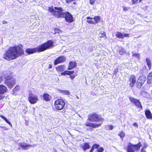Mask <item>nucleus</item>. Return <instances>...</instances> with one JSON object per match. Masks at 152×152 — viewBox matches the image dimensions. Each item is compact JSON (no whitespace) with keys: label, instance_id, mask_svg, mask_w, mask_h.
Segmentation results:
<instances>
[{"label":"nucleus","instance_id":"nucleus-1","mask_svg":"<svg viewBox=\"0 0 152 152\" xmlns=\"http://www.w3.org/2000/svg\"><path fill=\"white\" fill-rule=\"evenodd\" d=\"M48 11L52 15L57 18H63L65 21L68 23H72L74 21L73 15L69 12H63L62 7H49Z\"/></svg>","mask_w":152,"mask_h":152},{"label":"nucleus","instance_id":"nucleus-2","mask_svg":"<svg viewBox=\"0 0 152 152\" xmlns=\"http://www.w3.org/2000/svg\"><path fill=\"white\" fill-rule=\"evenodd\" d=\"M23 49L19 46L11 47L3 55V58L7 60L14 59L20 55L23 54Z\"/></svg>","mask_w":152,"mask_h":152},{"label":"nucleus","instance_id":"nucleus-3","mask_svg":"<svg viewBox=\"0 0 152 152\" xmlns=\"http://www.w3.org/2000/svg\"><path fill=\"white\" fill-rule=\"evenodd\" d=\"M53 42L51 40L48 41L39 45L38 47L32 49L28 48L26 50V52L29 54H32L37 52H43L47 49H49L53 47Z\"/></svg>","mask_w":152,"mask_h":152},{"label":"nucleus","instance_id":"nucleus-4","mask_svg":"<svg viewBox=\"0 0 152 152\" xmlns=\"http://www.w3.org/2000/svg\"><path fill=\"white\" fill-rule=\"evenodd\" d=\"M142 145L140 142L138 144L133 145L130 143H129L126 147V151L127 152H135L136 151H137L140 149Z\"/></svg>","mask_w":152,"mask_h":152},{"label":"nucleus","instance_id":"nucleus-5","mask_svg":"<svg viewBox=\"0 0 152 152\" xmlns=\"http://www.w3.org/2000/svg\"><path fill=\"white\" fill-rule=\"evenodd\" d=\"M65 104V102L63 99H57L55 101L54 104L55 110H61L64 108Z\"/></svg>","mask_w":152,"mask_h":152},{"label":"nucleus","instance_id":"nucleus-6","mask_svg":"<svg viewBox=\"0 0 152 152\" xmlns=\"http://www.w3.org/2000/svg\"><path fill=\"white\" fill-rule=\"evenodd\" d=\"M88 119L90 121L92 122H99L101 121L102 122L104 120V119L101 116H99L98 115L94 113L89 115Z\"/></svg>","mask_w":152,"mask_h":152},{"label":"nucleus","instance_id":"nucleus-7","mask_svg":"<svg viewBox=\"0 0 152 152\" xmlns=\"http://www.w3.org/2000/svg\"><path fill=\"white\" fill-rule=\"evenodd\" d=\"M5 84L9 88H12L15 85V80L11 76L5 77Z\"/></svg>","mask_w":152,"mask_h":152},{"label":"nucleus","instance_id":"nucleus-8","mask_svg":"<svg viewBox=\"0 0 152 152\" xmlns=\"http://www.w3.org/2000/svg\"><path fill=\"white\" fill-rule=\"evenodd\" d=\"M87 19L91 20H87L86 22L88 24H94L97 23L99 22L101 19V17L99 16H95L94 18L90 17H87L86 18Z\"/></svg>","mask_w":152,"mask_h":152},{"label":"nucleus","instance_id":"nucleus-9","mask_svg":"<svg viewBox=\"0 0 152 152\" xmlns=\"http://www.w3.org/2000/svg\"><path fill=\"white\" fill-rule=\"evenodd\" d=\"M28 100L31 104H34L38 101L39 99L37 96L30 93L28 96Z\"/></svg>","mask_w":152,"mask_h":152},{"label":"nucleus","instance_id":"nucleus-10","mask_svg":"<svg viewBox=\"0 0 152 152\" xmlns=\"http://www.w3.org/2000/svg\"><path fill=\"white\" fill-rule=\"evenodd\" d=\"M129 99L130 101L137 107L142 108L141 104L138 99H136L133 97H129Z\"/></svg>","mask_w":152,"mask_h":152},{"label":"nucleus","instance_id":"nucleus-11","mask_svg":"<svg viewBox=\"0 0 152 152\" xmlns=\"http://www.w3.org/2000/svg\"><path fill=\"white\" fill-rule=\"evenodd\" d=\"M65 61V58L64 56H60L55 60L54 64V65H56L62 62H64Z\"/></svg>","mask_w":152,"mask_h":152},{"label":"nucleus","instance_id":"nucleus-12","mask_svg":"<svg viewBox=\"0 0 152 152\" xmlns=\"http://www.w3.org/2000/svg\"><path fill=\"white\" fill-rule=\"evenodd\" d=\"M129 80L130 82V86L131 87H133L136 82V80L135 76L134 75H131Z\"/></svg>","mask_w":152,"mask_h":152},{"label":"nucleus","instance_id":"nucleus-13","mask_svg":"<svg viewBox=\"0 0 152 152\" xmlns=\"http://www.w3.org/2000/svg\"><path fill=\"white\" fill-rule=\"evenodd\" d=\"M102 123V122H101L100 124H95L87 122L85 123V125L87 126L91 127L94 128H96L100 126Z\"/></svg>","mask_w":152,"mask_h":152},{"label":"nucleus","instance_id":"nucleus-14","mask_svg":"<svg viewBox=\"0 0 152 152\" xmlns=\"http://www.w3.org/2000/svg\"><path fill=\"white\" fill-rule=\"evenodd\" d=\"M129 34H123L119 31L117 32L116 34V37L119 38H123L124 37H129Z\"/></svg>","mask_w":152,"mask_h":152},{"label":"nucleus","instance_id":"nucleus-15","mask_svg":"<svg viewBox=\"0 0 152 152\" xmlns=\"http://www.w3.org/2000/svg\"><path fill=\"white\" fill-rule=\"evenodd\" d=\"M7 91V89L6 86L2 85H0V93L4 94Z\"/></svg>","mask_w":152,"mask_h":152},{"label":"nucleus","instance_id":"nucleus-16","mask_svg":"<svg viewBox=\"0 0 152 152\" xmlns=\"http://www.w3.org/2000/svg\"><path fill=\"white\" fill-rule=\"evenodd\" d=\"M145 113L147 118L149 119H152V114L149 110H145Z\"/></svg>","mask_w":152,"mask_h":152},{"label":"nucleus","instance_id":"nucleus-17","mask_svg":"<svg viewBox=\"0 0 152 152\" xmlns=\"http://www.w3.org/2000/svg\"><path fill=\"white\" fill-rule=\"evenodd\" d=\"M32 146L29 145L26 143H21L20 144V146L22 149L24 150H27L29 147Z\"/></svg>","mask_w":152,"mask_h":152},{"label":"nucleus","instance_id":"nucleus-18","mask_svg":"<svg viewBox=\"0 0 152 152\" xmlns=\"http://www.w3.org/2000/svg\"><path fill=\"white\" fill-rule=\"evenodd\" d=\"M65 67L64 65L57 66L56 67V70L57 72H62L64 70Z\"/></svg>","mask_w":152,"mask_h":152},{"label":"nucleus","instance_id":"nucleus-19","mask_svg":"<svg viewBox=\"0 0 152 152\" xmlns=\"http://www.w3.org/2000/svg\"><path fill=\"white\" fill-rule=\"evenodd\" d=\"M43 97L44 99L46 101H50L51 98V96L47 93H45L43 94Z\"/></svg>","mask_w":152,"mask_h":152},{"label":"nucleus","instance_id":"nucleus-20","mask_svg":"<svg viewBox=\"0 0 152 152\" xmlns=\"http://www.w3.org/2000/svg\"><path fill=\"white\" fill-rule=\"evenodd\" d=\"M147 83L152 84V72L149 73L147 77Z\"/></svg>","mask_w":152,"mask_h":152},{"label":"nucleus","instance_id":"nucleus-21","mask_svg":"<svg viewBox=\"0 0 152 152\" xmlns=\"http://www.w3.org/2000/svg\"><path fill=\"white\" fill-rule=\"evenodd\" d=\"M76 66V64L75 62H70L69 63V66L68 68L69 70H71L75 67Z\"/></svg>","mask_w":152,"mask_h":152},{"label":"nucleus","instance_id":"nucleus-22","mask_svg":"<svg viewBox=\"0 0 152 152\" xmlns=\"http://www.w3.org/2000/svg\"><path fill=\"white\" fill-rule=\"evenodd\" d=\"M82 147L83 149L85 151L86 150L89 148L90 146L88 143H86L82 145Z\"/></svg>","mask_w":152,"mask_h":152},{"label":"nucleus","instance_id":"nucleus-23","mask_svg":"<svg viewBox=\"0 0 152 152\" xmlns=\"http://www.w3.org/2000/svg\"><path fill=\"white\" fill-rule=\"evenodd\" d=\"M146 80V77L145 76H142L139 77L138 81L144 83Z\"/></svg>","mask_w":152,"mask_h":152},{"label":"nucleus","instance_id":"nucleus-24","mask_svg":"<svg viewBox=\"0 0 152 152\" xmlns=\"http://www.w3.org/2000/svg\"><path fill=\"white\" fill-rule=\"evenodd\" d=\"M99 36L101 38L106 37V33L104 31H101L99 34Z\"/></svg>","mask_w":152,"mask_h":152},{"label":"nucleus","instance_id":"nucleus-25","mask_svg":"<svg viewBox=\"0 0 152 152\" xmlns=\"http://www.w3.org/2000/svg\"><path fill=\"white\" fill-rule=\"evenodd\" d=\"M146 61L147 63V64L149 68V69L151 68V64L150 60L149 58H147L146 59Z\"/></svg>","mask_w":152,"mask_h":152},{"label":"nucleus","instance_id":"nucleus-26","mask_svg":"<svg viewBox=\"0 0 152 152\" xmlns=\"http://www.w3.org/2000/svg\"><path fill=\"white\" fill-rule=\"evenodd\" d=\"M126 52V50L124 48L122 47L119 48V53L120 54L122 55L123 54L125 53Z\"/></svg>","mask_w":152,"mask_h":152},{"label":"nucleus","instance_id":"nucleus-27","mask_svg":"<svg viewBox=\"0 0 152 152\" xmlns=\"http://www.w3.org/2000/svg\"><path fill=\"white\" fill-rule=\"evenodd\" d=\"M0 116L4 120L9 124L11 126V127H12V124H11V123L9 121L7 118H6L5 116H3L2 115H0Z\"/></svg>","mask_w":152,"mask_h":152},{"label":"nucleus","instance_id":"nucleus-28","mask_svg":"<svg viewBox=\"0 0 152 152\" xmlns=\"http://www.w3.org/2000/svg\"><path fill=\"white\" fill-rule=\"evenodd\" d=\"M20 89V87L19 86H16L13 90L14 94H15L16 92L19 90Z\"/></svg>","mask_w":152,"mask_h":152},{"label":"nucleus","instance_id":"nucleus-29","mask_svg":"<svg viewBox=\"0 0 152 152\" xmlns=\"http://www.w3.org/2000/svg\"><path fill=\"white\" fill-rule=\"evenodd\" d=\"M60 91L64 95H69L70 94L69 91L66 90H61Z\"/></svg>","mask_w":152,"mask_h":152},{"label":"nucleus","instance_id":"nucleus-30","mask_svg":"<svg viewBox=\"0 0 152 152\" xmlns=\"http://www.w3.org/2000/svg\"><path fill=\"white\" fill-rule=\"evenodd\" d=\"M143 84V83H142L141 82H140L138 81L137 83V87L139 88H140L141 87L142 85Z\"/></svg>","mask_w":152,"mask_h":152},{"label":"nucleus","instance_id":"nucleus-31","mask_svg":"<svg viewBox=\"0 0 152 152\" xmlns=\"http://www.w3.org/2000/svg\"><path fill=\"white\" fill-rule=\"evenodd\" d=\"M107 129L112 130L113 128V126L112 125H107L106 126Z\"/></svg>","mask_w":152,"mask_h":152},{"label":"nucleus","instance_id":"nucleus-32","mask_svg":"<svg viewBox=\"0 0 152 152\" xmlns=\"http://www.w3.org/2000/svg\"><path fill=\"white\" fill-rule=\"evenodd\" d=\"M54 34H56L57 33H59L60 32H61L62 31H61L58 28H55L54 29Z\"/></svg>","mask_w":152,"mask_h":152},{"label":"nucleus","instance_id":"nucleus-33","mask_svg":"<svg viewBox=\"0 0 152 152\" xmlns=\"http://www.w3.org/2000/svg\"><path fill=\"white\" fill-rule=\"evenodd\" d=\"M69 71H66L61 73V75H69Z\"/></svg>","mask_w":152,"mask_h":152},{"label":"nucleus","instance_id":"nucleus-34","mask_svg":"<svg viewBox=\"0 0 152 152\" xmlns=\"http://www.w3.org/2000/svg\"><path fill=\"white\" fill-rule=\"evenodd\" d=\"M125 135V134L124 133L123 131H121L119 134V135L120 137L122 138L124 137Z\"/></svg>","mask_w":152,"mask_h":152},{"label":"nucleus","instance_id":"nucleus-35","mask_svg":"<svg viewBox=\"0 0 152 152\" xmlns=\"http://www.w3.org/2000/svg\"><path fill=\"white\" fill-rule=\"evenodd\" d=\"M132 55L133 57L138 58H139L140 57V55L138 53H134Z\"/></svg>","mask_w":152,"mask_h":152},{"label":"nucleus","instance_id":"nucleus-36","mask_svg":"<svg viewBox=\"0 0 152 152\" xmlns=\"http://www.w3.org/2000/svg\"><path fill=\"white\" fill-rule=\"evenodd\" d=\"M104 150V148L101 147L97 149V152H102Z\"/></svg>","mask_w":152,"mask_h":152},{"label":"nucleus","instance_id":"nucleus-37","mask_svg":"<svg viewBox=\"0 0 152 152\" xmlns=\"http://www.w3.org/2000/svg\"><path fill=\"white\" fill-rule=\"evenodd\" d=\"M95 1V0H89V4L91 5H94Z\"/></svg>","mask_w":152,"mask_h":152},{"label":"nucleus","instance_id":"nucleus-38","mask_svg":"<svg viewBox=\"0 0 152 152\" xmlns=\"http://www.w3.org/2000/svg\"><path fill=\"white\" fill-rule=\"evenodd\" d=\"M99 145L97 144H94L92 146V148L94 149H96L99 147Z\"/></svg>","mask_w":152,"mask_h":152},{"label":"nucleus","instance_id":"nucleus-39","mask_svg":"<svg viewBox=\"0 0 152 152\" xmlns=\"http://www.w3.org/2000/svg\"><path fill=\"white\" fill-rule=\"evenodd\" d=\"M76 0H66L65 2L66 4H69L71 2Z\"/></svg>","mask_w":152,"mask_h":152},{"label":"nucleus","instance_id":"nucleus-40","mask_svg":"<svg viewBox=\"0 0 152 152\" xmlns=\"http://www.w3.org/2000/svg\"><path fill=\"white\" fill-rule=\"evenodd\" d=\"M123 10L125 11H127L129 8L126 7H123Z\"/></svg>","mask_w":152,"mask_h":152},{"label":"nucleus","instance_id":"nucleus-41","mask_svg":"<svg viewBox=\"0 0 152 152\" xmlns=\"http://www.w3.org/2000/svg\"><path fill=\"white\" fill-rule=\"evenodd\" d=\"M138 0H132V4H136L138 2Z\"/></svg>","mask_w":152,"mask_h":152},{"label":"nucleus","instance_id":"nucleus-42","mask_svg":"<svg viewBox=\"0 0 152 152\" xmlns=\"http://www.w3.org/2000/svg\"><path fill=\"white\" fill-rule=\"evenodd\" d=\"M69 75H70L71 74H72L74 72V71H69Z\"/></svg>","mask_w":152,"mask_h":152},{"label":"nucleus","instance_id":"nucleus-43","mask_svg":"<svg viewBox=\"0 0 152 152\" xmlns=\"http://www.w3.org/2000/svg\"><path fill=\"white\" fill-rule=\"evenodd\" d=\"M70 77L71 79L73 80L75 77V76L74 75H71Z\"/></svg>","mask_w":152,"mask_h":152},{"label":"nucleus","instance_id":"nucleus-44","mask_svg":"<svg viewBox=\"0 0 152 152\" xmlns=\"http://www.w3.org/2000/svg\"><path fill=\"white\" fill-rule=\"evenodd\" d=\"M133 125L137 127L138 126V124L136 123H134L133 124Z\"/></svg>","mask_w":152,"mask_h":152},{"label":"nucleus","instance_id":"nucleus-45","mask_svg":"<svg viewBox=\"0 0 152 152\" xmlns=\"http://www.w3.org/2000/svg\"><path fill=\"white\" fill-rule=\"evenodd\" d=\"M2 94H2L0 93V99H2L3 97V96L1 95Z\"/></svg>","mask_w":152,"mask_h":152},{"label":"nucleus","instance_id":"nucleus-46","mask_svg":"<svg viewBox=\"0 0 152 152\" xmlns=\"http://www.w3.org/2000/svg\"><path fill=\"white\" fill-rule=\"evenodd\" d=\"M7 22L6 21L4 20L2 22V23L3 24H7Z\"/></svg>","mask_w":152,"mask_h":152},{"label":"nucleus","instance_id":"nucleus-47","mask_svg":"<svg viewBox=\"0 0 152 152\" xmlns=\"http://www.w3.org/2000/svg\"><path fill=\"white\" fill-rule=\"evenodd\" d=\"M141 152H146L145 150H144V147H142L141 151Z\"/></svg>","mask_w":152,"mask_h":152},{"label":"nucleus","instance_id":"nucleus-48","mask_svg":"<svg viewBox=\"0 0 152 152\" xmlns=\"http://www.w3.org/2000/svg\"><path fill=\"white\" fill-rule=\"evenodd\" d=\"M2 81V77L1 76H0V83H1Z\"/></svg>","mask_w":152,"mask_h":152},{"label":"nucleus","instance_id":"nucleus-49","mask_svg":"<svg viewBox=\"0 0 152 152\" xmlns=\"http://www.w3.org/2000/svg\"><path fill=\"white\" fill-rule=\"evenodd\" d=\"M94 150V149L92 148L89 152H92Z\"/></svg>","mask_w":152,"mask_h":152},{"label":"nucleus","instance_id":"nucleus-50","mask_svg":"<svg viewBox=\"0 0 152 152\" xmlns=\"http://www.w3.org/2000/svg\"><path fill=\"white\" fill-rule=\"evenodd\" d=\"M51 68V66L50 64H49V69H50V68Z\"/></svg>","mask_w":152,"mask_h":152},{"label":"nucleus","instance_id":"nucleus-51","mask_svg":"<svg viewBox=\"0 0 152 152\" xmlns=\"http://www.w3.org/2000/svg\"><path fill=\"white\" fill-rule=\"evenodd\" d=\"M73 3L74 4H76V2L75 1L73 2Z\"/></svg>","mask_w":152,"mask_h":152},{"label":"nucleus","instance_id":"nucleus-52","mask_svg":"<svg viewBox=\"0 0 152 152\" xmlns=\"http://www.w3.org/2000/svg\"><path fill=\"white\" fill-rule=\"evenodd\" d=\"M146 146H144V147H144V148H146Z\"/></svg>","mask_w":152,"mask_h":152},{"label":"nucleus","instance_id":"nucleus-53","mask_svg":"<svg viewBox=\"0 0 152 152\" xmlns=\"http://www.w3.org/2000/svg\"><path fill=\"white\" fill-rule=\"evenodd\" d=\"M89 129H89V130H91V131H92V129L91 128H89Z\"/></svg>","mask_w":152,"mask_h":152},{"label":"nucleus","instance_id":"nucleus-54","mask_svg":"<svg viewBox=\"0 0 152 152\" xmlns=\"http://www.w3.org/2000/svg\"><path fill=\"white\" fill-rule=\"evenodd\" d=\"M76 97H77V99H79V98L77 96Z\"/></svg>","mask_w":152,"mask_h":152},{"label":"nucleus","instance_id":"nucleus-55","mask_svg":"<svg viewBox=\"0 0 152 152\" xmlns=\"http://www.w3.org/2000/svg\"><path fill=\"white\" fill-rule=\"evenodd\" d=\"M20 46H21V47H22V45H20Z\"/></svg>","mask_w":152,"mask_h":152}]
</instances>
